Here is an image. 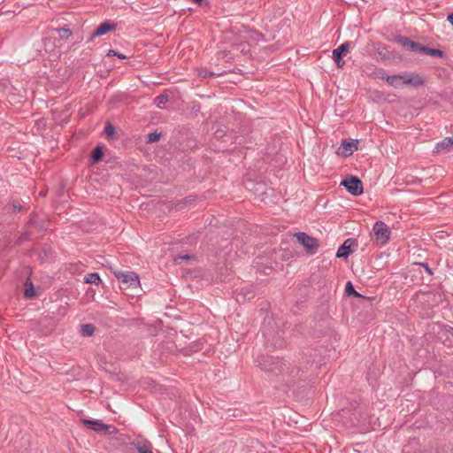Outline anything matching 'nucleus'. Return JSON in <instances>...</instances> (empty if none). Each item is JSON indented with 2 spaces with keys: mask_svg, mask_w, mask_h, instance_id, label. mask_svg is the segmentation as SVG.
Listing matches in <instances>:
<instances>
[{
  "mask_svg": "<svg viewBox=\"0 0 453 453\" xmlns=\"http://www.w3.org/2000/svg\"><path fill=\"white\" fill-rule=\"evenodd\" d=\"M257 365L266 372L272 373L277 378V381L289 387L298 378L300 369L290 362L280 357L269 356L259 357Z\"/></svg>",
  "mask_w": 453,
  "mask_h": 453,
  "instance_id": "1",
  "label": "nucleus"
},
{
  "mask_svg": "<svg viewBox=\"0 0 453 453\" xmlns=\"http://www.w3.org/2000/svg\"><path fill=\"white\" fill-rule=\"evenodd\" d=\"M388 85L397 88L402 85H409L414 88H418L424 85V79L415 73H403L399 74H393L386 77Z\"/></svg>",
  "mask_w": 453,
  "mask_h": 453,
  "instance_id": "2",
  "label": "nucleus"
},
{
  "mask_svg": "<svg viewBox=\"0 0 453 453\" xmlns=\"http://www.w3.org/2000/svg\"><path fill=\"white\" fill-rule=\"evenodd\" d=\"M81 423L88 427H89L91 430L99 433V434H115L117 432V429L115 426L107 425L103 423L99 419H88V418H82Z\"/></svg>",
  "mask_w": 453,
  "mask_h": 453,
  "instance_id": "3",
  "label": "nucleus"
},
{
  "mask_svg": "<svg viewBox=\"0 0 453 453\" xmlns=\"http://www.w3.org/2000/svg\"><path fill=\"white\" fill-rule=\"evenodd\" d=\"M376 242L380 245H385L390 239V230L387 224L382 221H377L372 228Z\"/></svg>",
  "mask_w": 453,
  "mask_h": 453,
  "instance_id": "4",
  "label": "nucleus"
},
{
  "mask_svg": "<svg viewBox=\"0 0 453 453\" xmlns=\"http://www.w3.org/2000/svg\"><path fill=\"white\" fill-rule=\"evenodd\" d=\"M297 242L302 244L310 254H315L319 248L317 239L308 235L306 233L299 232L295 234Z\"/></svg>",
  "mask_w": 453,
  "mask_h": 453,
  "instance_id": "5",
  "label": "nucleus"
},
{
  "mask_svg": "<svg viewBox=\"0 0 453 453\" xmlns=\"http://www.w3.org/2000/svg\"><path fill=\"white\" fill-rule=\"evenodd\" d=\"M341 184L347 189L349 193L355 196L363 194V183L361 180L357 176H349V178L343 180Z\"/></svg>",
  "mask_w": 453,
  "mask_h": 453,
  "instance_id": "6",
  "label": "nucleus"
},
{
  "mask_svg": "<svg viewBox=\"0 0 453 453\" xmlns=\"http://www.w3.org/2000/svg\"><path fill=\"white\" fill-rule=\"evenodd\" d=\"M351 43L347 41L333 50L332 57L338 68H342L345 65L343 57L349 52Z\"/></svg>",
  "mask_w": 453,
  "mask_h": 453,
  "instance_id": "7",
  "label": "nucleus"
},
{
  "mask_svg": "<svg viewBox=\"0 0 453 453\" xmlns=\"http://www.w3.org/2000/svg\"><path fill=\"white\" fill-rule=\"evenodd\" d=\"M115 275L123 283H128L130 287H136L140 284L138 275L134 272H118Z\"/></svg>",
  "mask_w": 453,
  "mask_h": 453,
  "instance_id": "8",
  "label": "nucleus"
},
{
  "mask_svg": "<svg viewBox=\"0 0 453 453\" xmlns=\"http://www.w3.org/2000/svg\"><path fill=\"white\" fill-rule=\"evenodd\" d=\"M357 245V241L353 238H349L338 248L336 257L339 258H347L354 250L353 246Z\"/></svg>",
  "mask_w": 453,
  "mask_h": 453,
  "instance_id": "9",
  "label": "nucleus"
},
{
  "mask_svg": "<svg viewBox=\"0 0 453 453\" xmlns=\"http://www.w3.org/2000/svg\"><path fill=\"white\" fill-rule=\"evenodd\" d=\"M357 150V141H347L343 140L338 148L337 153L344 157H349Z\"/></svg>",
  "mask_w": 453,
  "mask_h": 453,
  "instance_id": "10",
  "label": "nucleus"
},
{
  "mask_svg": "<svg viewBox=\"0 0 453 453\" xmlns=\"http://www.w3.org/2000/svg\"><path fill=\"white\" fill-rule=\"evenodd\" d=\"M115 29L116 25L110 24L109 22H104L95 30L88 41L91 42L95 37L104 35L110 31H114Z\"/></svg>",
  "mask_w": 453,
  "mask_h": 453,
  "instance_id": "11",
  "label": "nucleus"
},
{
  "mask_svg": "<svg viewBox=\"0 0 453 453\" xmlns=\"http://www.w3.org/2000/svg\"><path fill=\"white\" fill-rule=\"evenodd\" d=\"M132 444L139 453H152V445L147 440L137 439Z\"/></svg>",
  "mask_w": 453,
  "mask_h": 453,
  "instance_id": "12",
  "label": "nucleus"
},
{
  "mask_svg": "<svg viewBox=\"0 0 453 453\" xmlns=\"http://www.w3.org/2000/svg\"><path fill=\"white\" fill-rule=\"evenodd\" d=\"M453 149V138L446 137L441 142L436 144V150L438 152L449 151Z\"/></svg>",
  "mask_w": 453,
  "mask_h": 453,
  "instance_id": "13",
  "label": "nucleus"
},
{
  "mask_svg": "<svg viewBox=\"0 0 453 453\" xmlns=\"http://www.w3.org/2000/svg\"><path fill=\"white\" fill-rule=\"evenodd\" d=\"M224 73H226L225 71L217 72L216 73V72L209 71L206 68H200V69L197 70L198 76H200V77H202L203 79L210 78V77H214V76H221Z\"/></svg>",
  "mask_w": 453,
  "mask_h": 453,
  "instance_id": "14",
  "label": "nucleus"
},
{
  "mask_svg": "<svg viewBox=\"0 0 453 453\" xmlns=\"http://www.w3.org/2000/svg\"><path fill=\"white\" fill-rule=\"evenodd\" d=\"M84 282L89 283V284L99 285L101 283V278H100L99 274L96 273H88L84 277Z\"/></svg>",
  "mask_w": 453,
  "mask_h": 453,
  "instance_id": "15",
  "label": "nucleus"
},
{
  "mask_svg": "<svg viewBox=\"0 0 453 453\" xmlns=\"http://www.w3.org/2000/svg\"><path fill=\"white\" fill-rule=\"evenodd\" d=\"M95 332V326L92 324H84L81 327V334L82 336H91Z\"/></svg>",
  "mask_w": 453,
  "mask_h": 453,
  "instance_id": "16",
  "label": "nucleus"
},
{
  "mask_svg": "<svg viewBox=\"0 0 453 453\" xmlns=\"http://www.w3.org/2000/svg\"><path fill=\"white\" fill-rule=\"evenodd\" d=\"M103 156L104 152L102 147L97 146L92 150L91 160L94 163H97L102 159Z\"/></svg>",
  "mask_w": 453,
  "mask_h": 453,
  "instance_id": "17",
  "label": "nucleus"
},
{
  "mask_svg": "<svg viewBox=\"0 0 453 453\" xmlns=\"http://www.w3.org/2000/svg\"><path fill=\"white\" fill-rule=\"evenodd\" d=\"M169 101V97L167 95H164V94H161L159 96H157L156 98H155V104L156 105L162 109L165 107V104Z\"/></svg>",
  "mask_w": 453,
  "mask_h": 453,
  "instance_id": "18",
  "label": "nucleus"
},
{
  "mask_svg": "<svg viewBox=\"0 0 453 453\" xmlns=\"http://www.w3.org/2000/svg\"><path fill=\"white\" fill-rule=\"evenodd\" d=\"M55 31L59 35L61 39H68L73 35L68 27L57 28Z\"/></svg>",
  "mask_w": 453,
  "mask_h": 453,
  "instance_id": "19",
  "label": "nucleus"
},
{
  "mask_svg": "<svg viewBox=\"0 0 453 453\" xmlns=\"http://www.w3.org/2000/svg\"><path fill=\"white\" fill-rule=\"evenodd\" d=\"M26 286H27V288L24 293L25 296L27 298L34 297L35 296V291L33 284L29 280H27Z\"/></svg>",
  "mask_w": 453,
  "mask_h": 453,
  "instance_id": "20",
  "label": "nucleus"
},
{
  "mask_svg": "<svg viewBox=\"0 0 453 453\" xmlns=\"http://www.w3.org/2000/svg\"><path fill=\"white\" fill-rule=\"evenodd\" d=\"M345 291L349 296L352 295L355 296H361V295L355 290L354 286L352 285V283L350 281L347 282L346 287H345Z\"/></svg>",
  "mask_w": 453,
  "mask_h": 453,
  "instance_id": "21",
  "label": "nucleus"
},
{
  "mask_svg": "<svg viewBox=\"0 0 453 453\" xmlns=\"http://www.w3.org/2000/svg\"><path fill=\"white\" fill-rule=\"evenodd\" d=\"M160 136H161V134L157 133V132H152L147 135L146 141L148 143H153V142H157L159 140Z\"/></svg>",
  "mask_w": 453,
  "mask_h": 453,
  "instance_id": "22",
  "label": "nucleus"
},
{
  "mask_svg": "<svg viewBox=\"0 0 453 453\" xmlns=\"http://www.w3.org/2000/svg\"><path fill=\"white\" fill-rule=\"evenodd\" d=\"M396 41L406 49H409L410 42H411V40L407 36H398Z\"/></svg>",
  "mask_w": 453,
  "mask_h": 453,
  "instance_id": "23",
  "label": "nucleus"
},
{
  "mask_svg": "<svg viewBox=\"0 0 453 453\" xmlns=\"http://www.w3.org/2000/svg\"><path fill=\"white\" fill-rule=\"evenodd\" d=\"M415 265H418V267L424 268V270L429 276H432L434 274L433 270L430 268L427 263H416Z\"/></svg>",
  "mask_w": 453,
  "mask_h": 453,
  "instance_id": "24",
  "label": "nucleus"
},
{
  "mask_svg": "<svg viewBox=\"0 0 453 453\" xmlns=\"http://www.w3.org/2000/svg\"><path fill=\"white\" fill-rule=\"evenodd\" d=\"M420 47H421L420 43L411 41L410 42V46H409L408 50H411V51H414V52H418L419 53Z\"/></svg>",
  "mask_w": 453,
  "mask_h": 453,
  "instance_id": "25",
  "label": "nucleus"
},
{
  "mask_svg": "<svg viewBox=\"0 0 453 453\" xmlns=\"http://www.w3.org/2000/svg\"><path fill=\"white\" fill-rule=\"evenodd\" d=\"M430 52V56L431 57H435V58H444L445 57V53L441 50H438V49H431V51Z\"/></svg>",
  "mask_w": 453,
  "mask_h": 453,
  "instance_id": "26",
  "label": "nucleus"
},
{
  "mask_svg": "<svg viewBox=\"0 0 453 453\" xmlns=\"http://www.w3.org/2000/svg\"><path fill=\"white\" fill-rule=\"evenodd\" d=\"M108 57H117L120 59H126L127 57L122 53L117 52L113 50H110L107 53Z\"/></svg>",
  "mask_w": 453,
  "mask_h": 453,
  "instance_id": "27",
  "label": "nucleus"
},
{
  "mask_svg": "<svg viewBox=\"0 0 453 453\" xmlns=\"http://www.w3.org/2000/svg\"><path fill=\"white\" fill-rule=\"evenodd\" d=\"M114 127L111 124H108L104 128V132L107 135H112L114 134Z\"/></svg>",
  "mask_w": 453,
  "mask_h": 453,
  "instance_id": "28",
  "label": "nucleus"
},
{
  "mask_svg": "<svg viewBox=\"0 0 453 453\" xmlns=\"http://www.w3.org/2000/svg\"><path fill=\"white\" fill-rule=\"evenodd\" d=\"M432 48L427 46L421 45L419 53L430 56V52Z\"/></svg>",
  "mask_w": 453,
  "mask_h": 453,
  "instance_id": "29",
  "label": "nucleus"
},
{
  "mask_svg": "<svg viewBox=\"0 0 453 453\" xmlns=\"http://www.w3.org/2000/svg\"><path fill=\"white\" fill-rule=\"evenodd\" d=\"M387 76H389V75H388V74H387L383 70H380V78L381 80H386V77H387Z\"/></svg>",
  "mask_w": 453,
  "mask_h": 453,
  "instance_id": "30",
  "label": "nucleus"
},
{
  "mask_svg": "<svg viewBox=\"0 0 453 453\" xmlns=\"http://www.w3.org/2000/svg\"><path fill=\"white\" fill-rule=\"evenodd\" d=\"M447 19L453 26V12L448 15Z\"/></svg>",
  "mask_w": 453,
  "mask_h": 453,
  "instance_id": "31",
  "label": "nucleus"
},
{
  "mask_svg": "<svg viewBox=\"0 0 453 453\" xmlns=\"http://www.w3.org/2000/svg\"><path fill=\"white\" fill-rule=\"evenodd\" d=\"M180 258H181V259H185V260H188V259H189V258H190V256L186 255V256H182V257H180Z\"/></svg>",
  "mask_w": 453,
  "mask_h": 453,
  "instance_id": "32",
  "label": "nucleus"
},
{
  "mask_svg": "<svg viewBox=\"0 0 453 453\" xmlns=\"http://www.w3.org/2000/svg\"><path fill=\"white\" fill-rule=\"evenodd\" d=\"M449 332L451 333V335L453 336V327H450Z\"/></svg>",
  "mask_w": 453,
  "mask_h": 453,
  "instance_id": "33",
  "label": "nucleus"
}]
</instances>
